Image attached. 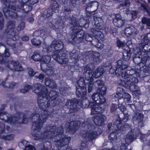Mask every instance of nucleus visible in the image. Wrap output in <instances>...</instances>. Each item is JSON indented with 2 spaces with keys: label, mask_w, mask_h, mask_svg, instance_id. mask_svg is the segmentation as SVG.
I'll return each mask as SVG.
<instances>
[{
  "label": "nucleus",
  "mask_w": 150,
  "mask_h": 150,
  "mask_svg": "<svg viewBox=\"0 0 150 150\" xmlns=\"http://www.w3.org/2000/svg\"><path fill=\"white\" fill-rule=\"evenodd\" d=\"M42 87L40 84H35L33 87V91L39 94L37 100L39 106L40 108L44 109L48 107V105L46 103V102L44 103L43 101L46 99H49V98L51 100H53L55 98L57 95L56 92L55 91H51L50 94L48 95H47L46 93L47 91L46 89L44 88L42 89V88L40 91V90Z\"/></svg>",
  "instance_id": "f257e3e1"
},
{
  "label": "nucleus",
  "mask_w": 150,
  "mask_h": 150,
  "mask_svg": "<svg viewBox=\"0 0 150 150\" xmlns=\"http://www.w3.org/2000/svg\"><path fill=\"white\" fill-rule=\"evenodd\" d=\"M63 47V43L61 41H54L51 45L47 48L48 52L54 51L56 52L52 55L53 58L59 63L61 64L66 63L68 61V59L62 57H64V54L62 55L63 54V50L61 49Z\"/></svg>",
  "instance_id": "f03ea898"
},
{
  "label": "nucleus",
  "mask_w": 150,
  "mask_h": 150,
  "mask_svg": "<svg viewBox=\"0 0 150 150\" xmlns=\"http://www.w3.org/2000/svg\"><path fill=\"white\" fill-rule=\"evenodd\" d=\"M47 117V115L44 114H41L40 115L37 114L33 116V118L34 119L37 120L36 121H35L33 125L32 129L35 130L32 133L33 135L36 136L35 133L41 129L43 123Z\"/></svg>",
  "instance_id": "7ed1b4c3"
},
{
  "label": "nucleus",
  "mask_w": 150,
  "mask_h": 150,
  "mask_svg": "<svg viewBox=\"0 0 150 150\" xmlns=\"http://www.w3.org/2000/svg\"><path fill=\"white\" fill-rule=\"evenodd\" d=\"M78 87L76 88V94L78 97H83L86 93V89L85 84L83 79L79 80L78 81Z\"/></svg>",
  "instance_id": "20e7f679"
},
{
  "label": "nucleus",
  "mask_w": 150,
  "mask_h": 150,
  "mask_svg": "<svg viewBox=\"0 0 150 150\" xmlns=\"http://www.w3.org/2000/svg\"><path fill=\"white\" fill-rule=\"evenodd\" d=\"M98 69L97 70L95 71L94 73L92 74V72H88L89 75V77L90 78V82L89 83L88 88V91L89 92L91 91L92 89L93 84L91 82L92 81V77H94L95 78H98L101 76L103 74L102 71L103 69Z\"/></svg>",
  "instance_id": "39448f33"
},
{
  "label": "nucleus",
  "mask_w": 150,
  "mask_h": 150,
  "mask_svg": "<svg viewBox=\"0 0 150 150\" xmlns=\"http://www.w3.org/2000/svg\"><path fill=\"white\" fill-rule=\"evenodd\" d=\"M92 99L96 104H102L105 102L104 98L102 96H99L97 93L93 94L92 96Z\"/></svg>",
  "instance_id": "423d86ee"
},
{
  "label": "nucleus",
  "mask_w": 150,
  "mask_h": 150,
  "mask_svg": "<svg viewBox=\"0 0 150 150\" xmlns=\"http://www.w3.org/2000/svg\"><path fill=\"white\" fill-rule=\"evenodd\" d=\"M120 15L117 14L114 18L113 23L114 25L118 27H121L124 23V21L121 19Z\"/></svg>",
  "instance_id": "0eeeda50"
},
{
  "label": "nucleus",
  "mask_w": 150,
  "mask_h": 150,
  "mask_svg": "<svg viewBox=\"0 0 150 150\" xmlns=\"http://www.w3.org/2000/svg\"><path fill=\"white\" fill-rule=\"evenodd\" d=\"M95 118L94 121L95 123L97 125H100L99 123L103 122L104 120L105 119V117L103 115L100 114L97 116L95 117Z\"/></svg>",
  "instance_id": "6e6552de"
},
{
  "label": "nucleus",
  "mask_w": 150,
  "mask_h": 150,
  "mask_svg": "<svg viewBox=\"0 0 150 150\" xmlns=\"http://www.w3.org/2000/svg\"><path fill=\"white\" fill-rule=\"evenodd\" d=\"M135 30V28L133 26L127 28L125 30V34L127 37L129 36L134 33Z\"/></svg>",
  "instance_id": "1a4fd4ad"
},
{
  "label": "nucleus",
  "mask_w": 150,
  "mask_h": 150,
  "mask_svg": "<svg viewBox=\"0 0 150 150\" xmlns=\"http://www.w3.org/2000/svg\"><path fill=\"white\" fill-rule=\"evenodd\" d=\"M53 128H51L50 129V131L51 132L50 133L51 134H54L55 135L56 134L57 135L58 133V134H61L63 133V129L62 127H60L59 128H57L55 130H53V129H54L55 127H53Z\"/></svg>",
  "instance_id": "9d476101"
},
{
  "label": "nucleus",
  "mask_w": 150,
  "mask_h": 150,
  "mask_svg": "<svg viewBox=\"0 0 150 150\" xmlns=\"http://www.w3.org/2000/svg\"><path fill=\"white\" fill-rule=\"evenodd\" d=\"M70 138H64L62 140H60L57 142V144L61 146H63L64 145L68 144L69 143Z\"/></svg>",
  "instance_id": "9b49d317"
},
{
  "label": "nucleus",
  "mask_w": 150,
  "mask_h": 150,
  "mask_svg": "<svg viewBox=\"0 0 150 150\" xmlns=\"http://www.w3.org/2000/svg\"><path fill=\"white\" fill-rule=\"evenodd\" d=\"M51 57L48 56H43L41 58L40 61L47 63H49L51 60Z\"/></svg>",
  "instance_id": "f8f14e48"
},
{
  "label": "nucleus",
  "mask_w": 150,
  "mask_h": 150,
  "mask_svg": "<svg viewBox=\"0 0 150 150\" xmlns=\"http://www.w3.org/2000/svg\"><path fill=\"white\" fill-rule=\"evenodd\" d=\"M45 84L47 86L53 88L55 86V84L53 81H51L48 79H46L45 81Z\"/></svg>",
  "instance_id": "ddd939ff"
},
{
  "label": "nucleus",
  "mask_w": 150,
  "mask_h": 150,
  "mask_svg": "<svg viewBox=\"0 0 150 150\" xmlns=\"http://www.w3.org/2000/svg\"><path fill=\"white\" fill-rule=\"evenodd\" d=\"M40 34L41 36L43 37V35H46L47 33L45 32L44 30H39L37 31H36L34 33V35L35 36H38L39 35V34Z\"/></svg>",
  "instance_id": "4468645a"
},
{
  "label": "nucleus",
  "mask_w": 150,
  "mask_h": 150,
  "mask_svg": "<svg viewBox=\"0 0 150 150\" xmlns=\"http://www.w3.org/2000/svg\"><path fill=\"white\" fill-rule=\"evenodd\" d=\"M31 42L33 44L36 46L40 45L41 44V42L39 40H37L34 38L31 40Z\"/></svg>",
  "instance_id": "2eb2a0df"
},
{
  "label": "nucleus",
  "mask_w": 150,
  "mask_h": 150,
  "mask_svg": "<svg viewBox=\"0 0 150 150\" xmlns=\"http://www.w3.org/2000/svg\"><path fill=\"white\" fill-rule=\"evenodd\" d=\"M142 23L143 24H146L149 28L150 29V19H147L145 18H144L142 20Z\"/></svg>",
  "instance_id": "dca6fc26"
},
{
  "label": "nucleus",
  "mask_w": 150,
  "mask_h": 150,
  "mask_svg": "<svg viewBox=\"0 0 150 150\" xmlns=\"http://www.w3.org/2000/svg\"><path fill=\"white\" fill-rule=\"evenodd\" d=\"M100 108L99 107H96L92 108H91V113L93 114H97L99 112V111H98V110H99Z\"/></svg>",
  "instance_id": "f3484780"
},
{
  "label": "nucleus",
  "mask_w": 150,
  "mask_h": 150,
  "mask_svg": "<svg viewBox=\"0 0 150 150\" xmlns=\"http://www.w3.org/2000/svg\"><path fill=\"white\" fill-rule=\"evenodd\" d=\"M33 59L35 61H40L41 60V56L39 54H36L34 55L32 57Z\"/></svg>",
  "instance_id": "a211bd4d"
},
{
  "label": "nucleus",
  "mask_w": 150,
  "mask_h": 150,
  "mask_svg": "<svg viewBox=\"0 0 150 150\" xmlns=\"http://www.w3.org/2000/svg\"><path fill=\"white\" fill-rule=\"evenodd\" d=\"M116 137L117 136L116 135L115 133L114 132H113L110 133L108 137V138L110 140H113L114 139H116Z\"/></svg>",
  "instance_id": "6ab92c4d"
},
{
  "label": "nucleus",
  "mask_w": 150,
  "mask_h": 150,
  "mask_svg": "<svg viewBox=\"0 0 150 150\" xmlns=\"http://www.w3.org/2000/svg\"><path fill=\"white\" fill-rule=\"evenodd\" d=\"M124 95H125V96L124 95L123 96H122H122H121V94H120V93H118V95L120 97H118V98H120L121 97H124L125 98L127 99L128 100L130 99V96L129 94H128V93H125L124 94Z\"/></svg>",
  "instance_id": "aec40b11"
},
{
  "label": "nucleus",
  "mask_w": 150,
  "mask_h": 150,
  "mask_svg": "<svg viewBox=\"0 0 150 150\" xmlns=\"http://www.w3.org/2000/svg\"><path fill=\"white\" fill-rule=\"evenodd\" d=\"M117 46L119 47H122L124 46L125 44L123 42L120 41L119 40H118L117 41Z\"/></svg>",
  "instance_id": "412c9836"
},
{
  "label": "nucleus",
  "mask_w": 150,
  "mask_h": 150,
  "mask_svg": "<svg viewBox=\"0 0 150 150\" xmlns=\"http://www.w3.org/2000/svg\"><path fill=\"white\" fill-rule=\"evenodd\" d=\"M28 73L29 75L31 76H33L35 74V72L31 69H29Z\"/></svg>",
  "instance_id": "4be33fe9"
},
{
  "label": "nucleus",
  "mask_w": 150,
  "mask_h": 150,
  "mask_svg": "<svg viewBox=\"0 0 150 150\" xmlns=\"http://www.w3.org/2000/svg\"><path fill=\"white\" fill-rule=\"evenodd\" d=\"M25 150H35V149L33 146L30 145L26 146Z\"/></svg>",
  "instance_id": "5701e85b"
},
{
  "label": "nucleus",
  "mask_w": 150,
  "mask_h": 150,
  "mask_svg": "<svg viewBox=\"0 0 150 150\" xmlns=\"http://www.w3.org/2000/svg\"><path fill=\"white\" fill-rule=\"evenodd\" d=\"M14 66L16 67V69L17 71H20L21 70V69L20 68L21 65L18 64H17L16 62L15 63Z\"/></svg>",
  "instance_id": "b1692460"
},
{
  "label": "nucleus",
  "mask_w": 150,
  "mask_h": 150,
  "mask_svg": "<svg viewBox=\"0 0 150 150\" xmlns=\"http://www.w3.org/2000/svg\"><path fill=\"white\" fill-rule=\"evenodd\" d=\"M124 4H125V5H122L121 4H120V7H121L122 6L124 5H125L127 6H129L130 5L129 2V1L128 0H125V1H124Z\"/></svg>",
  "instance_id": "393cba45"
},
{
  "label": "nucleus",
  "mask_w": 150,
  "mask_h": 150,
  "mask_svg": "<svg viewBox=\"0 0 150 150\" xmlns=\"http://www.w3.org/2000/svg\"><path fill=\"white\" fill-rule=\"evenodd\" d=\"M132 15V17L133 18H136L137 13L135 11H132L131 13Z\"/></svg>",
  "instance_id": "a878e982"
},
{
  "label": "nucleus",
  "mask_w": 150,
  "mask_h": 150,
  "mask_svg": "<svg viewBox=\"0 0 150 150\" xmlns=\"http://www.w3.org/2000/svg\"><path fill=\"white\" fill-rule=\"evenodd\" d=\"M54 4H55V5H54V9H55V7L56 8V10H55V9L54 10V11H55V12H56V11L57 10V8H58L59 7H58V5L57 4V2L55 1H54Z\"/></svg>",
  "instance_id": "bb28decb"
},
{
  "label": "nucleus",
  "mask_w": 150,
  "mask_h": 150,
  "mask_svg": "<svg viewBox=\"0 0 150 150\" xmlns=\"http://www.w3.org/2000/svg\"><path fill=\"white\" fill-rule=\"evenodd\" d=\"M3 55L5 57H9L10 56V54L8 51H6L4 54Z\"/></svg>",
  "instance_id": "cd10ccee"
},
{
  "label": "nucleus",
  "mask_w": 150,
  "mask_h": 150,
  "mask_svg": "<svg viewBox=\"0 0 150 150\" xmlns=\"http://www.w3.org/2000/svg\"><path fill=\"white\" fill-rule=\"evenodd\" d=\"M97 46L99 48H103V44H101L100 43H98Z\"/></svg>",
  "instance_id": "c85d7f7f"
},
{
  "label": "nucleus",
  "mask_w": 150,
  "mask_h": 150,
  "mask_svg": "<svg viewBox=\"0 0 150 150\" xmlns=\"http://www.w3.org/2000/svg\"><path fill=\"white\" fill-rule=\"evenodd\" d=\"M94 55L95 56L96 58V59H98V57L100 56V54L98 52H97L94 54Z\"/></svg>",
  "instance_id": "c756f323"
},
{
  "label": "nucleus",
  "mask_w": 150,
  "mask_h": 150,
  "mask_svg": "<svg viewBox=\"0 0 150 150\" xmlns=\"http://www.w3.org/2000/svg\"><path fill=\"white\" fill-rule=\"evenodd\" d=\"M44 76L42 74H40L38 78L39 79L42 80L44 78Z\"/></svg>",
  "instance_id": "7c9ffc66"
},
{
  "label": "nucleus",
  "mask_w": 150,
  "mask_h": 150,
  "mask_svg": "<svg viewBox=\"0 0 150 150\" xmlns=\"http://www.w3.org/2000/svg\"><path fill=\"white\" fill-rule=\"evenodd\" d=\"M22 40H23L27 41L29 40V38L27 37H24L22 38Z\"/></svg>",
  "instance_id": "2f4dec72"
},
{
  "label": "nucleus",
  "mask_w": 150,
  "mask_h": 150,
  "mask_svg": "<svg viewBox=\"0 0 150 150\" xmlns=\"http://www.w3.org/2000/svg\"><path fill=\"white\" fill-rule=\"evenodd\" d=\"M28 20L29 22H31L34 21V19L33 18L31 17V18H30L28 19Z\"/></svg>",
  "instance_id": "473e14b6"
},
{
  "label": "nucleus",
  "mask_w": 150,
  "mask_h": 150,
  "mask_svg": "<svg viewBox=\"0 0 150 150\" xmlns=\"http://www.w3.org/2000/svg\"><path fill=\"white\" fill-rule=\"evenodd\" d=\"M89 137H94V134L93 133H90L89 135Z\"/></svg>",
  "instance_id": "72a5a7b5"
},
{
  "label": "nucleus",
  "mask_w": 150,
  "mask_h": 150,
  "mask_svg": "<svg viewBox=\"0 0 150 150\" xmlns=\"http://www.w3.org/2000/svg\"><path fill=\"white\" fill-rule=\"evenodd\" d=\"M147 38L148 40H150V33L147 34Z\"/></svg>",
  "instance_id": "f704fd0d"
},
{
  "label": "nucleus",
  "mask_w": 150,
  "mask_h": 150,
  "mask_svg": "<svg viewBox=\"0 0 150 150\" xmlns=\"http://www.w3.org/2000/svg\"><path fill=\"white\" fill-rule=\"evenodd\" d=\"M112 126V124L111 123H109L108 125V128H110Z\"/></svg>",
  "instance_id": "c9c22d12"
},
{
  "label": "nucleus",
  "mask_w": 150,
  "mask_h": 150,
  "mask_svg": "<svg viewBox=\"0 0 150 150\" xmlns=\"http://www.w3.org/2000/svg\"><path fill=\"white\" fill-rule=\"evenodd\" d=\"M141 8H142L143 9H144V10L145 11H146V8L145 6H142Z\"/></svg>",
  "instance_id": "e433bc0d"
},
{
  "label": "nucleus",
  "mask_w": 150,
  "mask_h": 150,
  "mask_svg": "<svg viewBox=\"0 0 150 150\" xmlns=\"http://www.w3.org/2000/svg\"><path fill=\"white\" fill-rule=\"evenodd\" d=\"M22 144H23L22 142H20V143H19V146H21Z\"/></svg>",
  "instance_id": "4c0bfd02"
},
{
  "label": "nucleus",
  "mask_w": 150,
  "mask_h": 150,
  "mask_svg": "<svg viewBox=\"0 0 150 150\" xmlns=\"http://www.w3.org/2000/svg\"><path fill=\"white\" fill-rule=\"evenodd\" d=\"M134 79L135 80V82H136V81H137V80L136 78H134Z\"/></svg>",
  "instance_id": "58836bf2"
},
{
  "label": "nucleus",
  "mask_w": 150,
  "mask_h": 150,
  "mask_svg": "<svg viewBox=\"0 0 150 150\" xmlns=\"http://www.w3.org/2000/svg\"><path fill=\"white\" fill-rule=\"evenodd\" d=\"M147 12L149 13V14H150V9L147 11Z\"/></svg>",
  "instance_id": "ea45409f"
},
{
  "label": "nucleus",
  "mask_w": 150,
  "mask_h": 150,
  "mask_svg": "<svg viewBox=\"0 0 150 150\" xmlns=\"http://www.w3.org/2000/svg\"><path fill=\"white\" fill-rule=\"evenodd\" d=\"M127 139H125V141L126 142L128 143L129 142H128V141L127 142Z\"/></svg>",
  "instance_id": "a19ab883"
},
{
  "label": "nucleus",
  "mask_w": 150,
  "mask_h": 150,
  "mask_svg": "<svg viewBox=\"0 0 150 150\" xmlns=\"http://www.w3.org/2000/svg\"><path fill=\"white\" fill-rule=\"evenodd\" d=\"M23 28H24V26H23L20 28V29L21 30H22L23 29Z\"/></svg>",
  "instance_id": "79ce46f5"
},
{
  "label": "nucleus",
  "mask_w": 150,
  "mask_h": 150,
  "mask_svg": "<svg viewBox=\"0 0 150 150\" xmlns=\"http://www.w3.org/2000/svg\"><path fill=\"white\" fill-rule=\"evenodd\" d=\"M121 128H122V127H121L119 129H119L120 130H121Z\"/></svg>",
  "instance_id": "37998d69"
},
{
  "label": "nucleus",
  "mask_w": 150,
  "mask_h": 150,
  "mask_svg": "<svg viewBox=\"0 0 150 150\" xmlns=\"http://www.w3.org/2000/svg\"><path fill=\"white\" fill-rule=\"evenodd\" d=\"M105 93V91H103V95H104Z\"/></svg>",
  "instance_id": "c03bdc74"
},
{
  "label": "nucleus",
  "mask_w": 150,
  "mask_h": 150,
  "mask_svg": "<svg viewBox=\"0 0 150 150\" xmlns=\"http://www.w3.org/2000/svg\"><path fill=\"white\" fill-rule=\"evenodd\" d=\"M21 25H23V26L24 25V24L23 23H22L21 24Z\"/></svg>",
  "instance_id": "a18cd8bd"
},
{
  "label": "nucleus",
  "mask_w": 150,
  "mask_h": 150,
  "mask_svg": "<svg viewBox=\"0 0 150 150\" xmlns=\"http://www.w3.org/2000/svg\"><path fill=\"white\" fill-rule=\"evenodd\" d=\"M85 39H86V40H87V39L86 38H85Z\"/></svg>",
  "instance_id": "49530a36"
},
{
  "label": "nucleus",
  "mask_w": 150,
  "mask_h": 150,
  "mask_svg": "<svg viewBox=\"0 0 150 150\" xmlns=\"http://www.w3.org/2000/svg\"><path fill=\"white\" fill-rule=\"evenodd\" d=\"M21 92H24V91H22V90H21Z\"/></svg>",
  "instance_id": "de8ad7c7"
},
{
  "label": "nucleus",
  "mask_w": 150,
  "mask_h": 150,
  "mask_svg": "<svg viewBox=\"0 0 150 150\" xmlns=\"http://www.w3.org/2000/svg\"><path fill=\"white\" fill-rule=\"evenodd\" d=\"M40 66H41V68H42V64H41Z\"/></svg>",
  "instance_id": "09e8293b"
},
{
  "label": "nucleus",
  "mask_w": 150,
  "mask_h": 150,
  "mask_svg": "<svg viewBox=\"0 0 150 150\" xmlns=\"http://www.w3.org/2000/svg\"><path fill=\"white\" fill-rule=\"evenodd\" d=\"M149 2L150 3V0H148Z\"/></svg>",
  "instance_id": "8fccbe9b"
},
{
  "label": "nucleus",
  "mask_w": 150,
  "mask_h": 150,
  "mask_svg": "<svg viewBox=\"0 0 150 150\" xmlns=\"http://www.w3.org/2000/svg\"><path fill=\"white\" fill-rule=\"evenodd\" d=\"M9 150H13L12 149H9Z\"/></svg>",
  "instance_id": "3c124183"
},
{
  "label": "nucleus",
  "mask_w": 150,
  "mask_h": 150,
  "mask_svg": "<svg viewBox=\"0 0 150 150\" xmlns=\"http://www.w3.org/2000/svg\"><path fill=\"white\" fill-rule=\"evenodd\" d=\"M26 142V141H24L23 142Z\"/></svg>",
  "instance_id": "603ef678"
},
{
  "label": "nucleus",
  "mask_w": 150,
  "mask_h": 150,
  "mask_svg": "<svg viewBox=\"0 0 150 150\" xmlns=\"http://www.w3.org/2000/svg\"><path fill=\"white\" fill-rule=\"evenodd\" d=\"M71 131H72V129H71Z\"/></svg>",
  "instance_id": "864d4df0"
},
{
  "label": "nucleus",
  "mask_w": 150,
  "mask_h": 150,
  "mask_svg": "<svg viewBox=\"0 0 150 150\" xmlns=\"http://www.w3.org/2000/svg\"><path fill=\"white\" fill-rule=\"evenodd\" d=\"M75 131H76V130L74 131V132H75Z\"/></svg>",
  "instance_id": "5fc2aeb1"
}]
</instances>
